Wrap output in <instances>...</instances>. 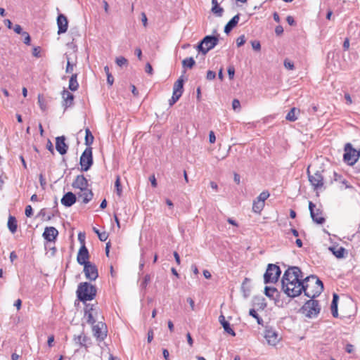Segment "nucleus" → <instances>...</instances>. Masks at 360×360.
<instances>
[{"instance_id": "1", "label": "nucleus", "mask_w": 360, "mask_h": 360, "mask_svg": "<svg viewBox=\"0 0 360 360\" xmlns=\"http://www.w3.org/2000/svg\"><path fill=\"white\" fill-rule=\"evenodd\" d=\"M304 279L298 266H289L281 279L282 290L290 297H297L304 292Z\"/></svg>"}, {"instance_id": "2", "label": "nucleus", "mask_w": 360, "mask_h": 360, "mask_svg": "<svg viewBox=\"0 0 360 360\" xmlns=\"http://www.w3.org/2000/svg\"><path fill=\"white\" fill-rule=\"evenodd\" d=\"M304 295L314 299L318 297L323 290V282L314 275H311L304 279Z\"/></svg>"}, {"instance_id": "3", "label": "nucleus", "mask_w": 360, "mask_h": 360, "mask_svg": "<svg viewBox=\"0 0 360 360\" xmlns=\"http://www.w3.org/2000/svg\"><path fill=\"white\" fill-rule=\"evenodd\" d=\"M96 288L95 285L88 283H80L76 291L77 299L85 303L86 301L94 300L96 295Z\"/></svg>"}, {"instance_id": "4", "label": "nucleus", "mask_w": 360, "mask_h": 360, "mask_svg": "<svg viewBox=\"0 0 360 360\" xmlns=\"http://www.w3.org/2000/svg\"><path fill=\"white\" fill-rule=\"evenodd\" d=\"M321 311L319 301L314 299L307 300L300 309V311L306 317L312 319L316 317Z\"/></svg>"}, {"instance_id": "5", "label": "nucleus", "mask_w": 360, "mask_h": 360, "mask_svg": "<svg viewBox=\"0 0 360 360\" xmlns=\"http://www.w3.org/2000/svg\"><path fill=\"white\" fill-rule=\"evenodd\" d=\"M218 42V37L207 35L198 44L197 50L203 55H205L209 51L214 48Z\"/></svg>"}, {"instance_id": "6", "label": "nucleus", "mask_w": 360, "mask_h": 360, "mask_svg": "<svg viewBox=\"0 0 360 360\" xmlns=\"http://www.w3.org/2000/svg\"><path fill=\"white\" fill-rule=\"evenodd\" d=\"M281 274L280 267L274 264H269L264 275V283H275L278 281Z\"/></svg>"}, {"instance_id": "7", "label": "nucleus", "mask_w": 360, "mask_h": 360, "mask_svg": "<svg viewBox=\"0 0 360 360\" xmlns=\"http://www.w3.org/2000/svg\"><path fill=\"white\" fill-rule=\"evenodd\" d=\"M93 163L92 148L87 147L82 153L79 159L80 170L82 172H87L93 165Z\"/></svg>"}, {"instance_id": "8", "label": "nucleus", "mask_w": 360, "mask_h": 360, "mask_svg": "<svg viewBox=\"0 0 360 360\" xmlns=\"http://www.w3.org/2000/svg\"><path fill=\"white\" fill-rule=\"evenodd\" d=\"M360 152L352 148L351 143H347L345 146V153L343 159L345 162L349 165H354L358 160Z\"/></svg>"}, {"instance_id": "9", "label": "nucleus", "mask_w": 360, "mask_h": 360, "mask_svg": "<svg viewBox=\"0 0 360 360\" xmlns=\"http://www.w3.org/2000/svg\"><path fill=\"white\" fill-rule=\"evenodd\" d=\"M307 174L310 184L314 189L318 191L323 186V176L320 171H316L314 174H311L309 168L307 169Z\"/></svg>"}, {"instance_id": "10", "label": "nucleus", "mask_w": 360, "mask_h": 360, "mask_svg": "<svg viewBox=\"0 0 360 360\" xmlns=\"http://www.w3.org/2000/svg\"><path fill=\"white\" fill-rule=\"evenodd\" d=\"M264 338L269 345L273 346L276 345L281 340L277 331L273 327L267 325L265 326Z\"/></svg>"}, {"instance_id": "11", "label": "nucleus", "mask_w": 360, "mask_h": 360, "mask_svg": "<svg viewBox=\"0 0 360 360\" xmlns=\"http://www.w3.org/2000/svg\"><path fill=\"white\" fill-rule=\"evenodd\" d=\"M84 316L89 324L94 325L98 320V309L94 304H86L84 308Z\"/></svg>"}, {"instance_id": "12", "label": "nucleus", "mask_w": 360, "mask_h": 360, "mask_svg": "<svg viewBox=\"0 0 360 360\" xmlns=\"http://www.w3.org/2000/svg\"><path fill=\"white\" fill-rule=\"evenodd\" d=\"M315 207H316L315 204H314L312 202L309 201V209L310 211V215H311L312 220L318 224H323L325 222L326 219L323 217L322 211L320 209H316L315 210H314Z\"/></svg>"}, {"instance_id": "13", "label": "nucleus", "mask_w": 360, "mask_h": 360, "mask_svg": "<svg viewBox=\"0 0 360 360\" xmlns=\"http://www.w3.org/2000/svg\"><path fill=\"white\" fill-rule=\"evenodd\" d=\"M84 272L86 278L90 281H95L98 276L97 267L91 262L84 265Z\"/></svg>"}, {"instance_id": "14", "label": "nucleus", "mask_w": 360, "mask_h": 360, "mask_svg": "<svg viewBox=\"0 0 360 360\" xmlns=\"http://www.w3.org/2000/svg\"><path fill=\"white\" fill-rule=\"evenodd\" d=\"M89 259V250L85 246V244H83L79 250L77 261L80 265H85V264L90 263V262L88 261Z\"/></svg>"}, {"instance_id": "15", "label": "nucleus", "mask_w": 360, "mask_h": 360, "mask_svg": "<svg viewBox=\"0 0 360 360\" xmlns=\"http://www.w3.org/2000/svg\"><path fill=\"white\" fill-rule=\"evenodd\" d=\"M94 335L97 338V340L101 341L105 339L106 337V331H103L104 327H105V324L102 321H98L96 325H92Z\"/></svg>"}, {"instance_id": "16", "label": "nucleus", "mask_w": 360, "mask_h": 360, "mask_svg": "<svg viewBox=\"0 0 360 360\" xmlns=\"http://www.w3.org/2000/svg\"><path fill=\"white\" fill-rule=\"evenodd\" d=\"M89 186L88 181L83 174L77 175L72 184L74 188H78L80 191H84Z\"/></svg>"}, {"instance_id": "17", "label": "nucleus", "mask_w": 360, "mask_h": 360, "mask_svg": "<svg viewBox=\"0 0 360 360\" xmlns=\"http://www.w3.org/2000/svg\"><path fill=\"white\" fill-rule=\"evenodd\" d=\"M56 149L62 155L67 153L68 146L65 143V136L56 138Z\"/></svg>"}, {"instance_id": "18", "label": "nucleus", "mask_w": 360, "mask_h": 360, "mask_svg": "<svg viewBox=\"0 0 360 360\" xmlns=\"http://www.w3.org/2000/svg\"><path fill=\"white\" fill-rule=\"evenodd\" d=\"M58 235V230L53 226L46 227L43 233L44 238L49 242H53Z\"/></svg>"}, {"instance_id": "19", "label": "nucleus", "mask_w": 360, "mask_h": 360, "mask_svg": "<svg viewBox=\"0 0 360 360\" xmlns=\"http://www.w3.org/2000/svg\"><path fill=\"white\" fill-rule=\"evenodd\" d=\"M62 98H63V107L64 108V110H67L68 108L71 107L73 105L74 102V95L69 92L68 90L64 89L62 91Z\"/></svg>"}, {"instance_id": "20", "label": "nucleus", "mask_w": 360, "mask_h": 360, "mask_svg": "<svg viewBox=\"0 0 360 360\" xmlns=\"http://www.w3.org/2000/svg\"><path fill=\"white\" fill-rule=\"evenodd\" d=\"M57 25L58 27V34L66 32L68 27V22L66 16L63 14H59L57 18Z\"/></svg>"}, {"instance_id": "21", "label": "nucleus", "mask_w": 360, "mask_h": 360, "mask_svg": "<svg viewBox=\"0 0 360 360\" xmlns=\"http://www.w3.org/2000/svg\"><path fill=\"white\" fill-rule=\"evenodd\" d=\"M77 197L76 195L72 192L66 193L61 198V203L65 207H71L76 202Z\"/></svg>"}, {"instance_id": "22", "label": "nucleus", "mask_w": 360, "mask_h": 360, "mask_svg": "<svg viewBox=\"0 0 360 360\" xmlns=\"http://www.w3.org/2000/svg\"><path fill=\"white\" fill-rule=\"evenodd\" d=\"M184 79L180 77L174 84L173 94L181 97L184 92Z\"/></svg>"}, {"instance_id": "23", "label": "nucleus", "mask_w": 360, "mask_h": 360, "mask_svg": "<svg viewBox=\"0 0 360 360\" xmlns=\"http://www.w3.org/2000/svg\"><path fill=\"white\" fill-rule=\"evenodd\" d=\"M240 20V14H237L233 16L225 25L224 32L229 34L238 23Z\"/></svg>"}, {"instance_id": "24", "label": "nucleus", "mask_w": 360, "mask_h": 360, "mask_svg": "<svg viewBox=\"0 0 360 360\" xmlns=\"http://www.w3.org/2000/svg\"><path fill=\"white\" fill-rule=\"evenodd\" d=\"M219 321L221 323V325L222 326L225 332H226L227 333H229V335H231L232 336H236L235 331L231 328L230 323H229V321H227L225 319V317L224 315L221 314L219 316Z\"/></svg>"}, {"instance_id": "25", "label": "nucleus", "mask_w": 360, "mask_h": 360, "mask_svg": "<svg viewBox=\"0 0 360 360\" xmlns=\"http://www.w3.org/2000/svg\"><path fill=\"white\" fill-rule=\"evenodd\" d=\"M77 195L79 198H83L82 202L85 204L90 202L94 196L92 191L91 189H89L88 188H85V190L84 191H80V192L78 193Z\"/></svg>"}, {"instance_id": "26", "label": "nucleus", "mask_w": 360, "mask_h": 360, "mask_svg": "<svg viewBox=\"0 0 360 360\" xmlns=\"http://www.w3.org/2000/svg\"><path fill=\"white\" fill-rule=\"evenodd\" d=\"M74 340L75 343L79 345L80 347H84L86 348L87 343L90 339L82 333L77 336L75 335Z\"/></svg>"}, {"instance_id": "27", "label": "nucleus", "mask_w": 360, "mask_h": 360, "mask_svg": "<svg viewBox=\"0 0 360 360\" xmlns=\"http://www.w3.org/2000/svg\"><path fill=\"white\" fill-rule=\"evenodd\" d=\"M339 296L334 293L333 295V300L330 306L331 313L333 317L337 318L338 316V302Z\"/></svg>"}, {"instance_id": "28", "label": "nucleus", "mask_w": 360, "mask_h": 360, "mask_svg": "<svg viewBox=\"0 0 360 360\" xmlns=\"http://www.w3.org/2000/svg\"><path fill=\"white\" fill-rule=\"evenodd\" d=\"M9 231L12 233H15L18 229L17 220L15 217L9 215L7 224Z\"/></svg>"}, {"instance_id": "29", "label": "nucleus", "mask_w": 360, "mask_h": 360, "mask_svg": "<svg viewBox=\"0 0 360 360\" xmlns=\"http://www.w3.org/2000/svg\"><path fill=\"white\" fill-rule=\"evenodd\" d=\"M69 89L75 91L79 88V83L77 82V74H72L69 80Z\"/></svg>"}, {"instance_id": "30", "label": "nucleus", "mask_w": 360, "mask_h": 360, "mask_svg": "<svg viewBox=\"0 0 360 360\" xmlns=\"http://www.w3.org/2000/svg\"><path fill=\"white\" fill-rule=\"evenodd\" d=\"M329 250L337 258H342L344 257L345 249L343 247L333 246L330 247Z\"/></svg>"}, {"instance_id": "31", "label": "nucleus", "mask_w": 360, "mask_h": 360, "mask_svg": "<svg viewBox=\"0 0 360 360\" xmlns=\"http://www.w3.org/2000/svg\"><path fill=\"white\" fill-rule=\"evenodd\" d=\"M264 205L265 202H262V200L255 199L252 203V211L255 213L259 214L264 207Z\"/></svg>"}, {"instance_id": "32", "label": "nucleus", "mask_w": 360, "mask_h": 360, "mask_svg": "<svg viewBox=\"0 0 360 360\" xmlns=\"http://www.w3.org/2000/svg\"><path fill=\"white\" fill-rule=\"evenodd\" d=\"M300 112V110L296 108H292L288 112L285 119L290 122H295L297 120V113Z\"/></svg>"}, {"instance_id": "33", "label": "nucleus", "mask_w": 360, "mask_h": 360, "mask_svg": "<svg viewBox=\"0 0 360 360\" xmlns=\"http://www.w3.org/2000/svg\"><path fill=\"white\" fill-rule=\"evenodd\" d=\"M85 145L87 146V147H91V145L94 142V137L89 128L85 129Z\"/></svg>"}, {"instance_id": "34", "label": "nucleus", "mask_w": 360, "mask_h": 360, "mask_svg": "<svg viewBox=\"0 0 360 360\" xmlns=\"http://www.w3.org/2000/svg\"><path fill=\"white\" fill-rule=\"evenodd\" d=\"M275 293H278V290L276 288L269 286L265 287L264 294L268 297L273 299Z\"/></svg>"}, {"instance_id": "35", "label": "nucleus", "mask_w": 360, "mask_h": 360, "mask_svg": "<svg viewBox=\"0 0 360 360\" xmlns=\"http://www.w3.org/2000/svg\"><path fill=\"white\" fill-rule=\"evenodd\" d=\"M39 216L41 217L43 220L50 221L53 217L54 214H47L46 209V208H43L39 212Z\"/></svg>"}, {"instance_id": "36", "label": "nucleus", "mask_w": 360, "mask_h": 360, "mask_svg": "<svg viewBox=\"0 0 360 360\" xmlns=\"http://www.w3.org/2000/svg\"><path fill=\"white\" fill-rule=\"evenodd\" d=\"M195 64L194 59L192 57L186 58L182 61L184 67L192 68Z\"/></svg>"}, {"instance_id": "37", "label": "nucleus", "mask_w": 360, "mask_h": 360, "mask_svg": "<svg viewBox=\"0 0 360 360\" xmlns=\"http://www.w3.org/2000/svg\"><path fill=\"white\" fill-rule=\"evenodd\" d=\"M38 104L39 105L40 109L44 112L47 110V105L44 96L41 94L38 96Z\"/></svg>"}, {"instance_id": "38", "label": "nucleus", "mask_w": 360, "mask_h": 360, "mask_svg": "<svg viewBox=\"0 0 360 360\" xmlns=\"http://www.w3.org/2000/svg\"><path fill=\"white\" fill-rule=\"evenodd\" d=\"M249 314L257 320L259 325L263 326L264 321L258 315L257 312L254 309H251L250 310Z\"/></svg>"}, {"instance_id": "39", "label": "nucleus", "mask_w": 360, "mask_h": 360, "mask_svg": "<svg viewBox=\"0 0 360 360\" xmlns=\"http://www.w3.org/2000/svg\"><path fill=\"white\" fill-rule=\"evenodd\" d=\"M104 70H105V72L107 76V83L110 86H112L114 82V78H113V76L112 75V74L110 72V69H109L108 66H107V65L105 66Z\"/></svg>"}, {"instance_id": "40", "label": "nucleus", "mask_w": 360, "mask_h": 360, "mask_svg": "<svg viewBox=\"0 0 360 360\" xmlns=\"http://www.w3.org/2000/svg\"><path fill=\"white\" fill-rule=\"evenodd\" d=\"M212 12L217 16L221 17V16H222V14L224 13V9H223V8L220 7L219 5H218V6L215 5L214 6H212Z\"/></svg>"}, {"instance_id": "41", "label": "nucleus", "mask_w": 360, "mask_h": 360, "mask_svg": "<svg viewBox=\"0 0 360 360\" xmlns=\"http://www.w3.org/2000/svg\"><path fill=\"white\" fill-rule=\"evenodd\" d=\"M115 62L116 64L120 67L127 65L128 64V60L123 56L116 58Z\"/></svg>"}, {"instance_id": "42", "label": "nucleus", "mask_w": 360, "mask_h": 360, "mask_svg": "<svg viewBox=\"0 0 360 360\" xmlns=\"http://www.w3.org/2000/svg\"><path fill=\"white\" fill-rule=\"evenodd\" d=\"M150 281H151L150 275L146 274L144 276L143 280V281L141 283V288L146 289L147 285H148V284L150 282Z\"/></svg>"}, {"instance_id": "43", "label": "nucleus", "mask_w": 360, "mask_h": 360, "mask_svg": "<svg viewBox=\"0 0 360 360\" xmlns=\"http://www.w3.org/2000/svg\"><path fill=\"white\" fill-rule=\"evenodd\" d=\"M115 186L116 188V193H117V195L121 196L122 190V187H121V184H120V179L119 176L117 177V179L115 183Z\"/></svg>"}, {"instance_id": "44", "label": "nucleus", "mask_w": 360, "mask_h": 360, "mask_svg": "<svg viewBox=\"0 0 360 360\" xmlns=\"http://www.w3.org/2000/svg\"><path fill=\"white\" fill-rule=\"evenodd\" d=\"M270 194L269 191H264L262 192L258 197L256 198L258 200L265 202V200L269 197Z\"/></svg>"}, {"instance_id": "45", "label": "nucleus", "mask_w": 360, "mask_h": 360, "mask_svg": "<svg viewBox=\"0 0 360 360\" xmlns=\"http://www.w3.org/2000/svg\"><path fill=\"white\" fill-rule=\"evenodd\" d=\"M67 60L68 61H67V66H66L65 72L67 73H72L74 70L75 64L70 63V58L68 56H67Z\"/></svg>"}, {"instance_id": "46", "label": "nucleus", "mask_w": 360, "mask_h": 360, "mask_svg": "<svg viewBox=\"0 0 360 360\" xmlns=\"http://www.w3.org/2000/svg\"><path fill=\"white\" fill-rule=\"evenodd\" d=\"M283 64H284L285 68L288 70H292L295 68L294 63L288 58L285 59Z\"/></svg>"}, {"instance_id": "47", "label": "nucleus", "mask_w": 360, "mask_h": 360, "mask_svg": "<svg viewBox=\"0 0 360 360\" xmlns=\"http://www.w3.org/2000/svg\"><path fill=\"white\" fill-rule=\"evenodd\" d=\"M245 41H246V39H245V35H240L236 39L237 46L240 47V46L244 45Z\"/></svg>"}, {"instance_id": "48", "label": "nucleus", "mask_w": 360, "mask_h": 360, "mask_svg": "<svg viewBox=\"0 0 360 360\" xmlns=\"http://www.w3.org/2000/svg\"><path fill=\"white\" fill-rule=\"evenodd\" d=\"M252 47L255 51H260L261 49V44L259 41L255 40L251 41Z\"/></svg>"}, {"instance_id": "49", "label": "nucleus", "mask_w": 360, "mask_h": 360, "mask_svg": "<svg viewBox=\"0 0 360 360\" xmlns=\"http://www.w3.org/2000/svg\"><path fill=\"white\" fill-rule=\"evenodd\" d=\"M22 35L24 37L23 42L27 45H30L31 41L30 34L27 32H24L23 33H22Z\"/></svg>"}, {"instance_id": "50", "label": "nucleus", "mask_w": 360, "mask_h": 360, "mask_svg": "<svg viewBox=\"0 0 360 360\" xmlns=\"http://www.w3.org/2000/svg\"><path fill=\"white\" fill-rule=\"evenodd\" d=\"M25 214L27 217H30L33 214V210L31 205H27L25 210Z\"/></svg>"}, {"instance_id": "51", "label": "nucleus", "mask_w": 360, "mask_h": 360, "mask_svg": "<svg viewBox=\"0 0 360 360\" xmlns=\"http://www.w3.org/2000/svg\"><path fill=\"white\" fill-rule=\"evenodd\" d=\"M98 237L101 241H105L108 238V233L105 231L98 233Z\"/></svg>"}, {"instance_id": "52", "label": "nucleus", "mask_w": 360, "mask_h": 360, "mask_svg": "<svg viewBox=\"0 0 360 360\" xmlns=\"http://www.w3.org/2000/svg\"><path fill=\"white\" fill-rule=\"evenodd\" d=\"M232 107L234 110H240V101L238 99H233V101L232 102Z\"/></svg>"}, {"instance_id": "53", "label": "nucleus", "mask_w": 360, "mask_h": 360, "mask_svg": "<svg viewBox=\"0 0 360 360\" xmlns=\"http://www.w3.org/2000/svg\"><path fill=\"white\" fill-rule=\"evenodd\" d=\"M179 98H180L179 96L172 94V96L171 99L169 100V105L170 106L173 105Z\"/></svg>"}, {"instance_id": "54", "label": "nucleus", "mask_w": 360, "mask_h": 360, "mask_svg": "<svg viewBox=\"0 0 360 360\" xmlns=\"http://www.w3.org/2000/svg\"><path fill=\"white\" fill-rule=\"evenodd\" d=\"M216 73L214 71L208 70L207 72L206 78L208 80H212L215 78Z\"/></svg>"}, {"instance_id": "55", "label": "nucleus", "mask_w": 360, "mask_h": 360, "mask_svg": "<svg viewBox=\"0 0 360 360\" xmlns=\"http://www.w3.org/2000/svg\"><path fill=\"white\" fill-rule=\"evenodd\" d=\"M32 55L36 58L41 57V53H40V47H34L32 50Z\"/></svg>"}, {"instance_id": "56", "label": "nucleus", "mask_w": 360, "mask_h": 360, "mask_svg": "<svg viewBox=\"0 0 360 360\" xmlns=\"http://www.w3.org/2000/svg\"><path fill=\"white\" fill-rule=\"evenodd\" d=\"M230 79H233L235 74V68L233 66H229L227 70Z\"/></svg>"}, {"instance_id": "57", "label": "nucleus", "mask_w": 360, "mask_h": 360, "mask_svg": "<svg viewBox=\"0 0 360 360\" xmlns=\"http://www.w3.org/2000/svg\"><path fill=\"white\" fill-rule=\"evenodd\" d=\"M78 240L82 243V245L83 244H85V233H79L78 234Z\"/></svg>"}, {"instance_id": "58", "label": "nucleus", "mask_w": 360, "mask_h": 360, "mask_svg": "<svg viewBox=\"0 0 360 360\" xmlns=\"http://www.w3.org/2000/svg\"><path fill=\"white\" fill-rule=\"evenodd\" d=\"M13 30L15 33L18 34H22L24 32L22 30V27L20 25H15L13 27Z\"/></svg>"}, {"instance_id": "59", "label": "nucleus", "mask_w": 360, "mask_h": 360, "mask_svg": "<svg viewBox=\"0 0 360 360\" xmlns=\"http://www.w3.org/2000/svg\"><path fill=\"white\" fill-rule=\"evenodd\" d=\"M145 70L148 74L153 75V70L151 65L149 63H146Z\"/></svg>"}, {"instance_id": "60", "label": "nucleus", "mask_w": 360, "mask_h": 360, "mask_svg": "<svg viewBox=\"0 0 360 360\" xmlns=\"http://www.w3.org/2000/svg\"><path fill=\"white\" fill-rule=\"evenodd\" d=\"M216 141V136L214 135V133L211 131H210V134H209V141L211 143H214Z\"/></svg>"}, {"instance_id": "61", "label": "nucleus", "mask_w": 360, "mask_h": 360, "mask_svg": "<svg viewBox=\"0 0 360 360\" xmlns=\"http://www.w3.org/2000/svg\"><path fill=\"white\" fill-rule=\"evenodd\" d=\"M275 32L277 35H281L283 32V28L281 25H278L275 28Z\"/></svg>"}, {"instance_id": "62", "label": "nucleus", "mask_w": 360, "mask_h": 360, "mask_svg": "<svg viewBox=\"0 0 360 360\" xmlns=\"http://www.w3.org/2000/svg\"><path fill=\"white\" fill-rule=\"evenodd\" d=\"M349 48V40L348 38H346L343 42V49L345 51L348 50Z\"/></svg>"}, {"instance_id": "63", "label": "nucleus", "mask_w": 360, "mask_h": 360, "mask_svg": "<svg viewBox=\"0 0 360 360\" xmlns=\"http://www.w3.org/2000/svg\"><path fill=\"white\" fill-rule=\"evenodd\" d=\"M135 54L138 57L139 60H141L142 59V51H141V49L140 48H136L135 49Z\"/></svg>"}, {"instance_id": "64", "label": "nucleus", "mask_w": 360, "mask_h": 360, "mask_svg": "<svg viewBox=\"0 0 360 360\" xmlns=\"http://www.w3.org/2000/svg\"><path fill=\"white\" fill-rule=\"evenodd\" d=\"M286 21H287V22L290 25H295V21L294 18L292 16H290V15L287 17Z\"/></svg>"}]
</instances>
